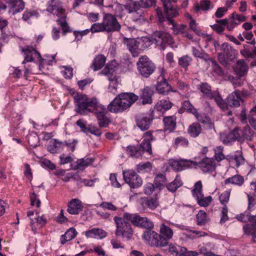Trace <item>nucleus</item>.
Wrapping results in <instances>:
<instances>
[{"mask_svg":"<svg viewBox=\"0 0 256 256\" xmlns=\"http://www.w3.org/2000/svg\"><path fill=\"white\" fill-rule=\"evenodd\" d=\"M38 13L35 10H26L22 14V19L24 21L30 24L34 17L38 18Z\"/></svg>","mask_w":256,"mask_h":256,"instance_id":"50","label":"nucleus"},{"mask_svg":"<svg viewBox=\"0 0 256 256\" xmlns=\"http://www.w3.org/2000/svg\"><path fill=\"white\" fill-rule=\"evenodd\" d=\"M124 180L131 188H137L142 184L141 177L132 170H126L122 172Z\"/></svg>","mask_w":256,"mask_h":256,"instance_id":"10","label":"nucleus"},{"mask_svg":"<svg viewBox=\"0 0 256 256\" xmlns=\"http://www.w3.org/2000/svg\"><path fill=\"white\" fill-rule=\"evenodd\" d=\"M74 102L76 106V112L82 115H86L89 113L94 114L100 128L108 126L110 120L106 116V108L100 104L96 98H89L86 94L76 93L74 96Z\"/></svg>","mask_w":256,"mask_h":256,"instance_id":"1","label":"nucleus"},{"mask_svg":"<svg viewBox=\"0 0 256 256\" xmlns=\"http://www.w3.org/2000/svg\"><path fill=\"white\" fill-rule=\"evenodd\" d=\"M234 69L238 77H243L247 74L248 66L244 60H240L237 61Z\"/></svg>","mask_w":256,"mask_h":256,"instance_id":"23","label":"nucleus"},{"mask_svg":"<svg viewBox=\"0 0 256 256\" xmlns=\"http://www.w3.org/2000/svg\"><path fill=\"white\" fill-rule=\"evenodd\" d=\"M136 66L140 74L144 78H149L156 68L155 64L146 55L138 58Z\"/></svg>","mask_w":256,"mask_h":256,"instance_id":"7","label":"nucleus"},{"mask_svg":"<svg viewBox=\"0 0 256 256\" xmlns=\"http://www.w3.org/2000/svg\"><path fill=\"white\" fill-rule=\"evenodd\" d=\"M168 252L173 256H198V252L196 251L188 250L186 248L176 243H169Z\"/></svg>","mask_w":256,"mask_h":256,"instance_id":"13","label":"nucleus"},{"mask_svg":"<svg viewBox=\"0 0 256 256\" xmlns=\"http://www.w3.org/2000/svg\"><path fill=\"white\" fill-rule=\"evenodd\" d=\"M169 164L174 170L178 172L192 168V160L186 159H171L169 160Z\"/></svg>","mask_w":256,"mask_h":256,"instance_id":"18","label":"nucleus"},{"mask_svg":"<svg viewBox=\"0 0 256 256\" xmlns=\"http://www.w3.org/2000/svg\"><path fill=\"white\" fill-rule=\"evenodd\" d=\"M106 61V58L104 55L98 54L94 58L90 66L94 71L98 70L104 66Z\"/></svg>","mask_w":256,"mask_h":256,"instance_id":"34","label":"nucleus"},{"mask_svg":"<svg viewBox=\"0 0 256 256\" xmlns=\"http://www.w3.org/2000/svg\"><path fill=\"white\" fill-rule=\"evenodd\" d=\"M211 2L209 0H201L200 4H195L194 6V12L198 14L200 10L208 11L210 8Z\"/></svg>","mask_w":256,"mask_h":256,"instance_id":"41","label":"nucleus"},{"mask_svg":"<svg viewBox=\"0 0 256 256\" xmlns=\"http://www.w3.org/2000/svg\"><path fill=\"white\" fill-rule=\"evenodd\" d=\"M244 177L239 174H236L226 179L224 181V184H232L240 186L244 184Z\"/></svg>","mask_w":256,"mask_h":256,"instance_id":"37","label":"nucleus"},{"mask_svg":"<svg viewBox=\"0 0 256 256\" xmlns=\"http://www.w3.org/2000/svg\"><path fill=\"white\" fill-rule=\"evenodd\" d=\"M67 212L70 214L77 215L84 209L82 201L78 198H72L67 204Z\"/></svg>","mask_w":256,"mask_h":256,"instance_id":"19","label":"nucleus"},{"mask_svg":"<svg viewBox=\"0 0 256 256\" xmlns=\"http://www.w3.org/2000/svg\"><path fill=\"white\" fill-rule=\"evenodd\" d=\"M109 11L112 14L113 16H114L116 18L119 17L122 18L123 16L124 12V6L116 2L112 5H110L108 6Z\"/></svg>","mask_w":256,"mask_h":256,"instance_id":"33","label":"nucleus"},{"mask_svg":"<svg viewBox=\"0 0 256 256\" xmlns=\"http://www.w3.org/2000/svg\"><path fill=\"white\" fill-rule=\"evenodd\" d=\"M230 192L231 190H228L222 192L218 196V199L220 204L224 207L227 206L226 204L229 202Z\"/></svg>","mask_w":256,"mask_h":256,"instance_id":"57","label":"nucleus"},{"mask_svg":"<svg viewBox=\"0 0 256 256\" xmlns=\"http://www.w3.org/2000/svg\"><path fill=\"white\" fill-rule=\"evenodd\" d=\"M159 234L164 248L168 245L169 240L172 239L174 232L166 223L162 222L159 226Z\"/></svg>","mask_w":256,"mask_h":256,"instance_id":"16","label":"nucleus"},{"mask_svg":"<svg viewBox=\"0 0 256 256\" xmlns=\"http://www.w3.org/2000/svg\"><path fill=\"white\" fill-rule=\"evenodd\" d=\"M212 64V68L213 71L218 76H222L224 74V72L222 68L216 62L213 58H211L210 60Z\"/></svg>","mask_w":256,"mask_h":256,"instance_id":"64","label":"nucleus"},{"mask_svg":"<svg viewBox=\"0 0 256 256\" xmlns=\"http://www.w3.org/2000/svg\"><path fill=\"white\" fill-rule=\"evenodd\" d=\"M197 202L200 206L207 207L208 206L212 200V198L211 196L204 197V194L198 199Z\"/></svg>","mask_w":256,"mask_h":256,"instance_id":"59","label":"nucleus"},{"mask_svg":"<svg viewBox=\"0 0 256 256\" xmlns=\"http://www.w3.org/2000/svg\"><path fill=\"white\" fill-rule=\"evenodd\" d=\"M158 118L155 114L154 110H150L148 112L136 115L135 122L136 126L142 130H148L152 124V121L155 118Z\"/></svg>","mask_w":256,"mask_h":256,"instance_id":"8","label":"nucleus"},{"mask_svg":"<svg viewBox=\"0 0 256 256\" xmlns=\"http://www.w3.org/2000/svg\"><path fill=\"white\" fill-rule=\"evenodd\" d=\"M154 38L145 36L136 39L124 38V43L133 57H138L140 52H143L150 47L154 42Z\"/></svg>","mask_w":256,"mask_h":256,"instance_id":"4","label":"nucleus"},{"mask_svg":"<svg viewBox=\"0 0 256 256\" xmlns=\"http://www.w3.org/2000/svg\"><path fill=\"white\" fill-rule=\"evenodd\" d=\"M242 102L239 90H235L230 94L226 100V104L230 107H238Z\"/></svg>","mask_w":256,"mask_h":256,"instance_id":"24","label":"nucleus"},{"mask_svg":"<svg viewBox=\"0 0 256 256\" xmlns=\"http://www.w3.org/2000/svg\"><path fill=\"white\" fill-rule=\"evenodd\" d=\"M122 26L114 16L112 14H104L102 22H96L92 24L90 27L92 33L106 32L113 33L119 32Z\"/></svg>","mask_w":256,"mask_h":256,"instance_id":"2","label":"nucleus"},{"mask_svg":"<svg viewBox=\"0 0 256 256\" xmlns=\"http://www.w3.org/2000/svg\"><path fill=\"white\" fill-rule=\"evenodd\" d=\"M167 182L166 175L163 174H156L154 180V184L156 188L160 189Z\"/></svg>","mask_w":256,"mask_h":256,"instance_id":"49","label":"nucleus"},{"mask_svg":"<svg viewBox=\"0 0 256 256\" xmlns=\"http://www.w3.org/2000/svg\"><path fill=\"white\" fill-rule=\"evenodd\" d=\"M71 178L76 180H80L82 182L88 186H94V182L97 180V178L94 180L81 179L80 176L78 174L72 175Z\"/></svg>","mask_w":256,"mask_h":256,"instance_id":"61","label":"nucleus"},{"mask_svg":"<svg viewBox=\"0 0 256 256\" xmlns=\"http://www.w3.org/2000/svg\"><path fill=\"white\" fill-rule=\"evenodd\" d=\"M192 168H199L204 174H210L216 171V164L214 158L206 156L199 162L192 160Z\"/></svg>","mask_w":256,"mask_h":256,"instance_id":"9","label":"nucleus"},{"mask_svg":"<svg viewBox=\"0 0 256 256\" xmlns=\"http://www.w3.org/2000/svg\"><path fill=\"white\" fill-rule=\"evenodd\" d=\"M202 131V128L199 122H193L188 126L187 129L188 134L193 138L198 137L201 134Z\"/></svg>","mask_w":256,"mask_h":256,"instance_id":"29","label":"nucleus"},{"mask_svg":"<svg viewBox=\"0 0 256 256\" xmlns=\"http://www.w3.org/2000/svg\"><path fill=\"white\" fill-rule=\"evenodd\" d=\"M153 90L150 86H145L142 90V94L140 96L143 104H150L152 102V96Z\"/></svg>","mask_w":256,"mask_h":256,"instance_id":"28","label":"nucleus"},{"mask_svg":"<svg viewBox=\"0 0 256 256\" xmlns=\"http://www.w3.org/2000/svg\"><path fill=\"white\" fill-rule=\"evenodd\" d=\"M107 236V232L103 229L94 228L86 232V236L88 238L102 239Z\"/></svg>","mask_w":256,"mask_h":256,"instance_id":"27","label":"nucleus"},{"mask_svg":"<svg viewBox=\"0 0 256 256\" xmlns=\"http://www.w3.org/2000/svg\"><path fill=\"white\" fill-rule=\"evenodd\" d=\"M232 130L236 140L238 142H242L245 140H251L252 139L253 131L248 125L243 128L236 127Z\"/></svg>","mask_w":256,"mask_h":256,"instance_id":"14","label":"nucleus"},{"mask_svg":"<svg viewBox=\"0 0 256 256\" xmlns=\"http://www.w3.org/2000/svg\"><path fill=\"white\" fill-rule=\"evenodd\" d=\"M196 118L198 122L204 124L208 129L215 130L214 123L207 115L199 114Z\"/></svg>","mask_w":256,"mask_h":256,"instance_id":"35","label":"nucleus"},{"mask_svg":"<svg viewBox=\"0 0 256 256\" xmlns=\"http://www.w3.org/2000/svg\"><path fill=\"white\" fill-rule=\"evenodd\" d=\"M124 7L129 14H131L137 12L142 6L139 2L133 0H128Z\"/></svg>","mask_w":256,"mask_h":256,"instance_id":"40","label":"nucleus"},{"mask_svg":"<svg viewBox=\"0 0 256 256\" xmlns=\"http://www.w3.org/2000/svg\"><path fill=\"white\" fill-rule=\"evenodd\" d=\"M165 12L166 14V18L168 24V20L170 19L172 20L173 18L176 17L179 15L178 10L174 8V6H172V8L165 10Z\"/></svg>","mask_w":256,"mask_h":256,"instance_id":"60","label":"nucleus"},{"mask_svg":"<svg viewBox=\"0 0 256 256\" xmlns=\"http://www.w3.org/2000/svg\"><path fill=\"white\" fill-rule=\"evenodd\" d=\"M140 149L142 150V153L144 152H148L149 154H152V144L150 141L143 140L141 144L138 146Z\"/></svg>","mask_w":256,"mask_h":256,"instance_id":"62","label":"nucleus"},{"mask_svg":"<svg viewBox=\"0 0 256 256\" xmlns=\"http://www.w3.org/2000/svg\"><path fill=\"white\" fill-rule=\"evenodd\" d=\"M156 90L159 94L166 96L170 92H176V90H173L166 80H158L156 86Z\"/></svg>","mask_w":256,"mask_h":256,"instance_id":"20","label":"nucleus"},{"mask_svg":"<svg viewBox=\"0 0 256 256\" xmlns=\"http://www.w3.org/2000/svg\"><path fill=\"white\" fill-rule=\"evenodd\" d=\"M192 60V57L188 55H185L179 58L178 64L181 68H184L186 70L188 69V67L190 64Z\"/></svg>","mask_w":256,"mask_h":256,"instance_id":"54","label":"nucleus"},{"mask_svg":"<svg viewBox=\"0 0 256 256\" xmlns=\"http://www.w3.org/2000/svg\"><path fill=\"white\" fill-rule=\"evenodd\" d=\"M198 90L202 94L203 96L209 100H212L213 94L211 86L207 82L201 83L198 87Z\"/></svg>","mask_w":256,"mask_h":256,"instance_id":"30","label":"nucleus"},{"mask_svg":"<svg viewBox=\"0 0 256 256\" xmlns=\"http://www.w3.org/2000/svg\"><path fill=\"white\" fill-rule=\"evenodd\" d=\"M154 40L156 42H158L160 40L161 43L168 44H171L173 42V38L172 36L166 32L162 31H156L154 33Z\"/></svg>","mask_w":256,"mask_h":256,"instance_id":"22","label":"nucleus"},{"mask_svg":"<svg viewBox=\"0 0 256 256\" xmlns=\"http://www.w3.org/2000/svg\"><path fill=\"white\" fill-rule=\"evenodd\" d=\"M54 144H50L47 146V150L52 154H56L57 150L60 148H63L64 146V142L59 141L57 139L54 140Z\"/></svg>","mask_w":256,"mask_h":256,"instance_id":"48","label":"nucleus"},{"mask_svg":"<svg viewBox=\"0 0 256 256\" xmlns=\"http://www.w3.org/2000/svg\"><path fill=\"white\" fill-rule=\"evenodd\" d=\"M220 140L226 145L232 144L236 141L233 130L230 132L222 133L220 135Z\"/></svg>","mask_w":256,"mask_h":256,"instance_id":"39","label":"nucleus"},{"mask_svg":"<svg viewBox=\"0 0 256 256\" xmlns=\"http://www.w3.org/2000/svg\"><path fill=\"white\" fill-rule=\"evenodd\" d=\"M192 52L195 58H200L206 63H209L210 60H211V58L210 57L208 54L200 47L199 48H197L196 47L192 46Z\"/></svg>","mask_w":256,"mask_h":256,"instance_id":"32","label":"nucleus"},{"mask_svg":"<svg viewBox=\"0 0 256 256\" xmlns=\"http://www.w3.org/2000/svg\"><path fill=\"white\" fill-rule=\"evenodd\" d=\"M10 11L13 14L20 12L24 8V2L22 0H8L6 2Z\"/></svg>","mask_w":256,"mask_h":256,"instance_id":"26","label":"nucleus"},{"mask_svg":"<svg viewBox=\"0 0 256 256\" xmlns=\"http://www.w3.org/2000/svg\"><path fill=\"white\" fill-rule=\"evenodd\" d=\"M176 118L174 116H164L163 118L164 131L168 132H174L176 128Z\"/></svg>","mask_w":256,"mask_h":256,"instance_id":"25","label":"nucleus"},{"mask_svg":"<svg viewBox=\"0 0 256 256\" xmlns=\"http://www.w3.org/2000/svg\"><path fill=\"white\" fill-rule=\"evenodd\" d=\"M138 99V96L132 92L119 94L108 106V110L114 113L122 112L129 108Z\"/></svg>","mask_w":256,"mask_h":256,"instance_id":"3","label":"nucleus"},{"mask_svg":"<svg viewBox=\"0 0 256 256\" xmlns=\"http://www.w3.org/2000/svg\"><path fill=\"white\" fill-rule=\"evenodd\" d=\"M140 148V147H139L138 146H130L126 148V150L128 154L132 157L138 158L142 156L143 154L142 150Z\"/></svg>","mask_w":256,"mask_h":256,"instance_id":"44","label":"nucleus"},{"mask_svg":"<svg viewBox=\"0 0 256 256\" xmlns=\"http://www.w3.org/2000/svg\"><path fill=\"white\" fill-rule=\"evenodd\" d=\"M128 214V212H124L122 217L115 216L114 218L116 226L115 235L118 237L126 238L127 240L132 238L134 233L130 222L126 218Z\"/></svg>","mask_w":256,"mask_h":256,"instance_id":"6","label":"nucleus"},{"mask_svg":"<svg viewBox=\"0 0 256 256\" xmlns=\"http://www.w3.org/2000/svg\"><path fill=\"white\" fill-rule=\"evenodd\" d=\"M46 10L56 15L59 18L56 20L58 24L60 26L64 34L72 32L66 21V12L61 4L56 0H50Z\"/></svg>","mask_w":256,"mask_h":256,"instance_id":"5","label":"nucleus"},{"mask_svg":"<svg viewBox=\"0 0 256 256\" xmlns=\"http://www.w3.org/2000/svg\"><path fill=\"white\" fill-rule=\"evenodd\" d=\"M108 80L110 82L108 90L115 94L118 84V78L116 76H109Z\"/></svg>","mask_w":256,"mask_h":256,"instance_id":"58","label":"nucleus"},{"mask_svg":"<svg viewBox=\"0 0 256 256\" xmlns=\"http://www.w3.org/2000/svg\"><path fill=\"white\" fill-rule=\"evenodd\" d=\"M197 224L204 226L209 220L207 214L204 210H200L196 214Z\"/></svg>","mask_w":256,"mask_h":256,"instance_id":"52","label":"nucleus"},{"mask_svg":"<svg viewBox=\"0 0 256 256\" xmlns=\"http://www.w3.org/2000/svg\"><path fill=\"white\" fill-rule=\"evenodd\" d=\"M32 230L36 234L37 230L42 228L46 222V219L44 216H40L36 212V216L34 218H30Z\"/></svg>","mask_w":256,"mask_h":256,"instance_id":"21","label":"nucleus"},{"mask_svg":"<svg viewBox=\"0 0 256 256\" xmlns=\"http://www.w3.org/2000/svg\"><path fill=\"white\" fill-rule=\"evenodd\" d=\"M152 169V164L150 162H140L136 165V170L139 173H144Z\"/></svg>","mask_w":256,"mask_h":256,"instance_id":"53","label":"nucleus"},{"mask_svg":"<svg viewBox=\"0 0 256 256\" xmlns=\"http://www.w3.org/2000/svg\"><path fill=\"white\" fill-rule=\"evenodd\" d=\"M244 234L252 236V242L256 243V228H254L250 224H246L243 227Z\"/></svg>","mask_w":256,"mask_h":256,"instance_id":"47","label":"nucleus"},{"mask_svg":"<svg viewBox=\"0 0 256 256\" xmlns=\"http://www.w3.org/2000/svg\"><path fill=\"white\" fill-rule=\"evenodd\" d=\"M21 51L24 53V59L23 64L32 62L34 60L39 61L40 64L43 62L44 59L42 58L40 52L33 47L30 46H26L22 48Z\"/></svg>","mask_w":256,"mask_h":256,"instance_id":"15","label":"nucleus"},{"mask_svg":"<svg viewBox=\"0 0 256 256\" xmlns=\"http://www.w3.org/2000/svg\"><path fill=\"white\" fill-rule=\"evenodd\" d=\"M78 232L74 228H70L64 234L60 236V241L62 244L74 239L77 235Z\"/></svg>","mask_w":256,"mask_h":256,"instance_id":"36","label":"nucleus"},{"mask_svg":"<svg viewBox=\"0 0 256 256\" xmlns=\"http://www.w3.org/2000/svg\"><path fill=\"white\" fill-rule=\"evenodd\" d=\"M224 148L222 146H217L214 148V159L218 162L226 159V156L223 153Z\"/></svg>","mask_w":256,"mask_h":256,"instance_id":"51","label":"nucleus"},{"mask_svg":"<svg viewBox=\"0 0 256 256\" xmlns=\"http://www.w3.org/2000/svg\"><path fill=\"white\" fill-rule=\"evenodd\" d=\"M252 48L248 44H244L243 48L240 50V54L244 58H252Z\"/></svg>","mask_w":256,"mask_h":256,"instance_id":"63","label":"nucleus"},{"mask_svg":"<svg viewBox=\"0 0 256 256\" xmlns=\"http://www.w3.org/2000/svg\"><path fill=\"white\" fill-rule=\"evenodd\" d=\"M168 24H172V29L174 31V33L175 34H182L184 33V31L186 26L182 24L180 26L176 25L173 20H169Z\"/></svg>","mask_w":256,"mask_h":256,"instance_id":"55","label":"nucleus"},{"mask_svg":"<svg viewBox=\"0 0 256 256\" xmlns=\"http://www.w3.org/2000/svg\"><path fill=\"white\" fill-rule=\"evenodd\" d=\"M182 185V182L180 176L177 175L174 180L166 185L168 190L170 192H175L178 188Z\"/></svg>","mask_w":256,"mask_h":256,"instance_id":"42","label":"nucleus"},{"mask_svg":"<svg viewBox=\"0 0 256 256\" xmlns=\"http://www.w3.org/2000/svg\"><path fill=\"white\" fill-rule=\"evenodd\" d=\"M229 162H236L235 166L238 168L240 165L244 163V159L241 152H238L234 154H228L226 156V159Z\"/></svg>","mask_w":256,"mask_h":256,"instance_id":"31","label":"nucleus"},{"mask_svg":"<svg viewBox=\"0 0 256 256\" xmlns=\"http://www.w3.org/2000/svg\"><path fill=\"white\" fill-rule=\"evenodd\" d=\"M174 104L168 99L162 98L158 100L154 108L155 114L158 118L162 116L166 111L170 110Z\"/></svg>","mask_w":256,"mask_h":256,"instance_id":"17","label":"nucleus"},{"mask_svg":"<svg viewBox=\"0 0 256 256\" xmlns=\"http://www.w3.org/2000/svg\"><path fill=\"white\" fill-rule=\"evenodd\" d=\"M202 188V182L200 180H199L194 184V188L192 190V196L196 200L200 199V197L203 195Z\"/></svg>","mask_w":256,"mask_h":256,"instance_id":"46","label":"nucleus"},{"mask_svg":"<svg viewBox=\"0 0 256 256\" xmlns=\"http://www.w3.org/2000/svg\"><path fill=\"white\" fill-rule=\"evenodd\" d=\"M188 145L189 141L188 139L182 136L176 138L172 142V146L174 148H178L179 147L186 148Z\"/></svg>","mask_w":256,"mask_h":256,"instance_id":"45","label":"nucleus"},{"mask_svg":"<svg viewBox=\"0 0 256 256\" xmlns=\"http://www.w3.org/2000/svg\"><path fill=\"white\" fill-rule=\"evenodd\" d=\"M143 205L151 210H156L159 206V202L157 196L154 197L146 198L144 200Z\"/></svg>","mask_w":256,"mask_h":256,"instance_id":"38","label":"nucleus"},{"mask_svg":"<svg viewBox=\"0 0 256 256\" xmlns=\"http://www.w3.org/2000/svg\"><path fill=\"white\" fill-rule=\"evenodd\" d=\"M222 52L218 54L220 62H225V58L231 60L235 59L238 54V51L227 42H224L220 46Z\"/></svg>","mask_w":256,"mask_h":256,"instance_id":"11","label":"nucleus"},{"mask_svg":"<svg viewBox=\"0 0 256 256\" xmlns=\"http://www.w3.org/2000/svg\"><path fill=\"white\" fill-rule=\"evenodd\" d=\"M126 218L135 226L142 228L144 217L140 216L136 214L128 213Z\"/></svg>","mask_w":256,"mask_h":256,"instance_id":"43","label":"nucleus"},{"mask_svg":"<svg viewBox=\"0 0 256 256\" xmlns=\"http://www.w3.org/2000/svg\"><path fill=\"white\" fill-rule=\"evenodd\" d=\"M183 108L186 112L192 113L196 118L200 114L198 110L194 108L188 100H185L183 102L182 104Z\"/></svg>","mask_w":256,"mask_h":256,"instance_id":"56","label":"nucleus"},{"mask_svg":"<svg viewBox=\"0 0 256 256\" xmlns=\"http://www.w3.org/2000/svg\"><path fill=\"white\" fill-rule=\"evenodd\" d=\"M142 238L151 246L164 248L159 233L152 229L144 231L142 235Z\"/></svg>","mask_w":256,"mask_h":256,"instance_id":"12","label":"nucleus"}]
</instances>
